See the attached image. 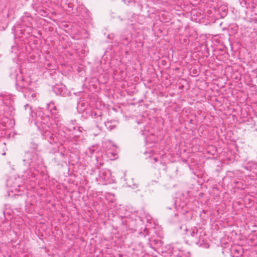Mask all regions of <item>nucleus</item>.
Returning <instances> with one entry per match:
<instances>
[{
  "instance_id": "1",
  "label": "nucleus",
  "mask_w": 257,
  "mask_h": 257,
  "mask_svg": "<svg viewBox=\"0 0 257 257\" xmlns=\"http://www.w3.org/2000/svg\"><path fill=\"white\" fill-rule=\"evenodd\" d=\"M47 109L51 112L52 117L50 118L48 115H44L43 112L39 110L36 111V124L39 129L42 128V135L44 138L47 140L50 144H53L58 141V138L55 135L52 133L50 131L46 129L48 127L58 133V135L66 138L70 139V130L67 129L63 126V120L61 116L56 112L57 107L54 102L51 101L47 104Z\"/></svg>"
},
{
  "instance_id": "2",
  "label": "nucleus",
  "mask_w": 257,
  "mask_h": 257,
  "mask_svg": "<svg viewBox=\"0 0 257 257\" xmlns=\"http://www.w3.org/2000/svg\"><path fill=\"white\" fill-rule=\"evenodd\" d=\"M23 161L26 169H23L25 174L22 175V177H36L38 175L33 172V168L37 166H41L43 163L42 158L35 152H26L24 156Z\"/></svg>"
},
{
  "instance_id": "3",
  "label": "nucleus",
  "mask_w": 257,
  "mask_h": 257,
  "mask_svg": "<svg viewBox=\"0 0 257 257\" xmlns=\"http://www.w3.org/2000/svg\"><path fill=\"white\" fill-rule=\"evenodd\" d=\"M77 0H61L60 5L61 7L68 12H73L74 8H76L79 5Z\"/></svg>"
},
{
  "instance_id": "4",
  "label": "nucleus",
  "mask_w": 257,
  "mask_h": 257,
  "mask_svg": "<svg viewBox=\"0 0 257 257\" xmlns=\"http://www.w3.org/2000/svg\"><path fill=\"white\" fill-rule=\"evenodd\" d=\"M76 10L77 13V15L80 16L81 18H85L89 16L88 11L82 4L79 3V5L77 6Z\"/></svg>"
},
{
  "instance_id": "5",
  "label": "nucleus",
  "mask_w": 257,
  "mask_h": 257,
  "mask_svg": "<svg viewBox=\"0 0 257 257\" xmlns=\"http://www.w3.org/2000/svg\"><path fill=\"white\" fill-rule=\"evenodd\" d=\"M6 184L7 187L12 188L11 191L17 190V187H19L20 185L17 182V178H8L7 180Z\"/></svg>"
},
{
  "instance_id": "6",
  "label": "nucleus",
  "mask_w": 257,
  "mask_h": 257,
  "mask_svg": "<svg viewBox=\"0 0 257 257\" xmlns=\"http://www.w3.org/2000/svg\"><path fill=\"white\" fill-rule=\"evenodd\" d=\"M171 253L174 257H190L189 253H184L182 250L179 249L176 246L173 247Z\"/></svg>"
},
{
  "instance_id": "7",
  "label": "nucleus",
  "mask_w": 257,
  "mask_h": 257,
  "mask_svg": "<svg viewBox=\"0 0 257 257\" xmlns=\"http://www.w3.org/2000/svg\"><path fill=\"white\" fill-rule=\"evenodd\" d=\"M180 229L185 231V234L187 235L194 236L195 234L197 233V229L196 228H191V229H187L186 226L182 225L180 227Z\"/></svg>"
},
{
  "instance_id": "8",
  "label": "nucleus",
  "mask_w": 257,
  "mask_h": 257,
  "mask_svg": "<svg viewBox=\"0 0 257 257\" xmlns=\"http://www.w3.org/2000/svg\"><path fill=\"white\" fill-rule=\"evenodd\" d=\"M124 179L126 187H131L133 189L137 188V184L135 183L133 178H124Z\"/></svg>"
},
{
  "instance_id": "9",
  "label": "nucleus",
  "mask_w": 257,
  "mask_h": 257,
  "mask_svg": "<svg viewBox=\"0 0 257 257\" xmlns=\"http://www.w3.org/2000/svg\"><path fill=\"white\" fill-rule=\"evenodd\" d=\"M231 251L233 253H234L236 257H239L241 256L243 253L242 247L239 245L232 247Z\"/></svg>"
},
{
  "instance_id": "10",
  "label": "nucleus",
  "mask_w": 257,
  "mask_h": 257,
  "mask_svg": "<svg viewBox=\"0 0 257 257\" xmlns=\"http://www.w3.org/2000/svg\"><path fill=\"white\" fill-rule=\"evenodd\" d=\"M116 124V122L114 120H108L106 122H105V125L106 127V128L109 130L111 131L113 129H114Z\"/></svg>"
},
{
  "instance_id": "11",
  "label": "nucleus",
  "mask_w": 257,
  "mask_h": 257,
  "mask_svg": "<svg viewBox=\"0 0 257 257\" xmlns=\"http://www.w3.org/2000/svg\"><path fill=\"white\" fill-rule=\"evenodd\" d=\"M54 90L58 95H63L65 93V88L62 86H56L54 88Z\"/></svg>"
},
{
  "instance_id": "12",
  "label": "nucleus",
  "mask_w": 257,
  "mask_h": 257,
  "mask_svg": "<svg viewBox=\"0 0 257 257\" xmlns=\"http://www.w3.org/2000/svg\"><path fill=\"white\" fill-rule=\"evenodd\" d=\"M111 175L109 170L105 169L99 171V177H110Z\"/></svg>"
},
{
  "instance_id": "13",
  "label": "nucleus",
  "mask_w": 257,
  "mask_h": 257,
  "mask_svg": "<svg viewBox=\"0 0 257 257\" xmlns=\"http://www.w3.org/2000/svg\"><path fill=\"white\" fill-rule=\"evenodd\" d=\"M120 41L123 45L126 46L129 44L130 40L125 35H122L120 38Z\"/></svg>"
},
{
  "instance_id": "14",
  "label": "nucleus",
  "mask_w": 257,
  "mask_h": 257,
  "mask_svg": "<svg viewBox=\"0 0 257 257\" xmlns=\"http://www.w3.org/2000/svg\"><path fill=\"white\" fill-rule=\"evenodd\" d=\"M249 164H250L249 166H244V168L245 169L251 171L253 168H256L257 167L256 163L254 162H250Z\"/></svg>"
},
{
  "instance_id": "15",
  "label": "nucleus",
  "mask_w": 257,
  "mask_h": 257,
  "mask_svg": "<svg viewBox=\"0 0 257 257\" xmlns=\"http://www.w3.org/2000/svg\"><path fill=\"white\" fill-rule=\"evenodd\" d=\"M85 103L84 102H80L78 103V105H77L78 108H80V107H85Z\"/></svg>"
},
{
  "instance_id": "16",
  "label": "nucleus",
  "mask_w": 257,
  "mask_h": 257,
  "mask_svg": "<svg viewBox=\"0 0 257 257\" xmlns=\"http://www.w3.org/2000/svg\"><path fill=\"white\" fill-rule=\"evenodd\" d=\"M97 120H96L97 122H99L101 120V115L99 114L98 117L96 118Z\"/></svg>"
},
{
  "instance_id": "17",
  "label": "nucleus",
  "mask_w": 257,
  "mask_h": 257,
  "mask_svg": "<svg viewBox=\"0 0 257 257\" xmlns=\"http://www.w3.org/2000/svg\"><path fill=\"white\" fill-rule=\"evenodd\" d=\"M31 97L33 99L35 100L36 97V94L34 92L32 93L31 94Z\"/></svg>"
},
{
  "instance_id": "18",
  "label": "nucleus",
  "mask_w": 257,
  "mask_h": 257,
  "mask_svg": "<svg viewBox=\"0 0 257 257\" xmlns=\"http://www.w3.org/2000/svg\"><path fill=\"white\" fill-rule=\"evenodd\" d=\"M154 241L155 242V243L158 244V245H161L162 244L161 241L160 240H157L155 239Z\"/></svg>"
},
{
  "instance_id": "19",
  "label": "nucleus",
  "mask_w": 257,
  "mask_h": 257,
  "mask_svg": "<svg viewBox=\"0 0 257 257\" xmlns=\"http://www.w3.org/2000/svg\"><path fill=\"white\" fill-rule=\"evenodd\" d=\"M88 151H89V152H88V153H90L91 154H92L93 153L94 151V150L93 148H90V149H89Z\"/></svg>"
},
{
  "instance_id": "20",
  "label": "nucleus",
  "mask_w": 257,
  "mask_h": 257,
  "mask_svg": "<svg viewBox=\"0 0 257 257\" xmlns=\"http://www.w3.org/2000/svg\"><path fill=\"white\" fill-rule=\"evenodd\" d=\"M24 80H25L24 78L23 77H22V78H21V79L19 81H20V82L21 81H22V82L23 83Z\"/></svg>"
},
{
  "instance_id": "21",
  "label": "nucleus",
  "mask_w": 257,
  "mask_h": 257,
  "mask_svg": "<svg viewBox=\"0 0 257 257\" xmlns=\"http://www.w3.org/2000/svg\"><path fill=\"white\" fill-rule=\"evenodd\" d=\"M145 230H144V233L141 232V233H140V236L144 235V237H145V236H146V235H145Z\"/></svg>"
},
{
  "instance_id": "22",
  "label": "nucleus",
  "mask_w": 257,
  "mask_h": 257,
  "mask_svg": "<svg viewBox=\"0 0 257 257\" xmlns=\"http://www.w3.org/2000/svg\"><path fill=\"white\" fill-rule=\"evenodd\" d=\"M92 116H96L97 114L96 112H92Z\"/></svg>"
},
{
  "instance_id": "23",
  "label": "nucleus",
  "mask_w": 257,
  "mask_h": 257,
  "mask_svg": "<svg viewBox=\"0 0 257 257\" xmlns=\"http://www.w3.org/2000/svg\"><path fill=\"white\" fill-rule=\"evenodd\" d=\"M26 86H27V84H25L24 83L22 84V86L23 87H25Z\"/></svg>"
},
{
  "instance_id": "24",
  "label": "nucleus",
  "mask_w": 257,
  "mask_h": 257,
  "mask_svg": "<svg viewBox=\"0 0 257 257\" xmlns=\"http://www.w3.org/2000/svg\"><path fill=\"white\" fill-rule=\"evenodd\" d=\"M153 160H154V162H156L157 161V160H158V159H157L156 158H154L153 159Z\"/></svg>"
},
{
  "instance_id": "25",
  "label": "nucleus",
  "mask_w": 257,
  "mask_h": 257,
  "mask_svg": "<svg viewBox=\"0 0 257 257\" xmlns=\"http://www.w3.org/2000/svg\"><path fill=\"white\" fill-rule=\"evenodd\" d=\"M176 208L177 209V210H179V207H177L176 206Z\"/></svg>"
},
{
  "instance_id": "26",
  "label": "nucleus",
  "mask_w": 257,
  "mask_h": 257,
  "mask_svg": "<svg viewBox=\"0 0 257 257\" xmlns=\"http://www.w3.org/2000/svg\"><path fill=\"white\" fill-rule=\"evenodd\" d=\"M97 181H98V180L97 179V178H96Z\"/></svg>"
}]
</instances>
